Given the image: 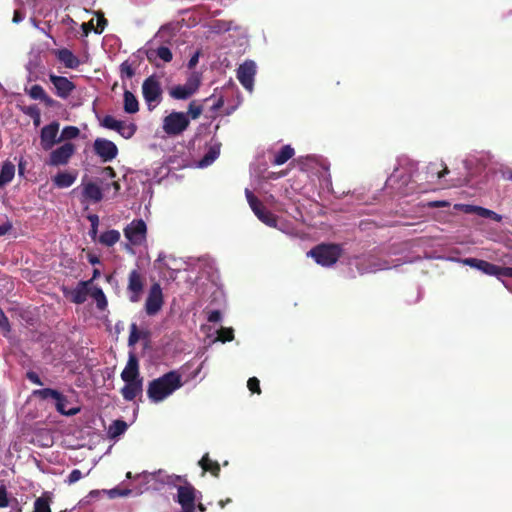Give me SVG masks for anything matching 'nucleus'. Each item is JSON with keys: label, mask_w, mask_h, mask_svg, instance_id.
<instances>
[{"label": "nucleus", "mask_w": 512, "mask_h": 512, "mask_svg": "<svg viewBox=\"0 0 512 512\" xmlns=\"http://www.w3.org/2000/svg\"><path fill=\"white\" fill-rule=\"evenodd\" d=\"M478 270H480L481 272H483L486 275L497 277L498 272H499V266L489 263L485 260H481Z\"/></svg>", "instance_id": "nucleus-34"}, {"label": "nucleus", "mask_w": 512, "mask_h": 512, "mask_svg": "<svg viewBox=\"0 0 512 512\" xmlns=\"http://www.w3.org/2000/svg\"><path fill=\"white\" fill-rule=\"evenodd\" d=\"M233 329L232 328H221L218 331V340L222 342L233 340Z\"/></svg>", "instance_id": "nucleus-45"}, {"label": "nucleus", "mask_w": 512, "mask_h": 512, "mask_svg": "<svg viewBox=\"0 0 512 512\" xmlns=\"http://www.w3.org/2000/svg\"><path fill=\"white\" fill-rule=\"evenodd\" d=\"M200 86V76L193 73L183 85H177L170 89L169 94L172 98L184 100L196 93Z\"/></svg>", "instance_id": "nucleus-10"}, {"label": "nucleus", "mask_w": 512, "mask_h": 512, "mask_svg": "<svg viewBox=\"0 0 512 512\" xmlns=\"http://www.w3.org/2000/svg\"><path fill=\"white\" fill-rule=\"evenodd\" d=\"M9 503L8 497H7V491L4 486L0 487V507L4 508L7 507Z\"/></svg>", "instance_id": "nucleus-54"}, {"label": "nucleus", "mask_w": 512, "mask_h": 512, "mask_svg": "<svg viewBox=\"0 0 512 512\" xmlns=\"http://www.w3.org/2000/svg\"><path fill=\"white\" fill-rule=\"evenodd\" d=\"M214 29L217 31V32H222V31H229L231 29V23H226V22H223V23H218L214 26Z\"/></svg>", "instance_id": "nucleus-58"}, {"label": "nucleus", "mask_w": 512, "mask_h": 512, "mask_svg": "<svg viewBox=\"0 0 512 512\" xmlns=\"http://www.w3.org/2000/svg\"><path fill=\"white\" fill-rule=\"evenodd\" d=\"M448 260L456 263H460L466 266H469L471 268L479 269L481 259L477 258H456V257H449Z\"/></svg>", "instance_id": "nucleus-35"}, {"label": "nucleus", "mask_w": 512, "mask_h": 512, "mask_svg": "<svg viewBox=\"0 0 512 512\" xmlns=\"http://www.w3.org/2000/svg\"><path fill=\"white\" fill-rule=\"evenodd\" d=\"M28 94L33 99H39L43 100L46 104L51 105L53 103L52 98H50L45 90L40 85H33L29 91Z\"/></svg>", "instance_id": "nucleus-30"}, {"label": "nucleus", "mask_w": 512, "mask_h": 512, "mask_svg": "<svg viewBox=\"0 0 512 512\" xmlns=\"http://www.w3.org/2000/svg\"><path fill=\"white\" fill-rule=\"evenodd\" d=\"M27 378L36 385H43L42 381L40 380L39 376L35 372H28Z\"/></svg>", "instance_id": "nucleus-57"}, {"label": "nucleus", "mask_w": 512, "mask_h": 512, "mask_svg": "<svg viewBox=\"0 0 512 512\" xmlns=\"http://www.w3.org/2000/svg\"><path fill=\"white\" fill-rule=\"evenodd\" d=\"M222 318L221 313L218 310L211 311L208 315V320L210 322H218Z\"/></svg>", "instance_id": "nucleus-56"}, {"label": "nucleus", "mask_w": 512, "mask_h": 512, "mask_svg": "<svg viewBox=\"0 0 512 512\" xmlns=\"http://www.w3.org/2000/svg\"><path fill=\"white\" fill-rule=\"evenodd\" d=\"M139 366L138 360L135 355L130 354L128 361L126 363L125 368L121 373V378L123 381H139Z\"/></svg>", "instance_id": "nucleus-19"}, {"label": "nucleus", "mask_w": 512, "mask_h": 512, "mask_svg": "<svg viewBox=\"0 0 512 512\" xmlns=\"http://www.w3.org/2000/svg\"><path fill=\"white\" fill-rule=\"evenodd\" d=\"M256 69V63L252 60H246L237 69V79L249 92L253 91Z\"/></svg>", "instance_id": "nucleus-13"}, {"label": "nucleus", "mask_w": 512, "mask_h": 512, "mask_svg": "<svg viewBox=\"0 0 512 512\" xmlns=\"http://www.w3.org/2000/svg\"><path fill=\"white\" fill-rule=\"evenodd\" d=\"M58 391L50 388L38 389L33 391V395L41 399L58 397Z\"/></svg>", "instance_id": "nucleus-40"}, {"label": "nucleus", "mask_w": 512, "mask_h": 512, "mask_svg": "<svg viewBox=\"0 0 512 512\" xmlns=\"http://www.w3.org/2000/svg\"><path fill=\"white\" fill-rule=\"evenodd\" d=\"M203 107L200 104H197L195 101H192L189 104L188 111L185 113L189 119H197L202 114Z\"/></svg>", "instance_id": "nucleus-38"}, {"label": "nucleus", "mask_w": 512, "mask_h": 512, "mask_svg": "<svg viewBox=\"0 0 512 512\" xmlns=\"http://www.w3.org/2000/svg\"><path fill=\"white\" fill-rule=\"evenodd\" d=\"M143 289V281L140 273L133 270L128 278V291L130 292V301L138 302L140 300L141 292Z\"/></svg>", "instance_id": "nucleus-17"}, {"label": "nucleus", "mask_w": 512, "mask_h": 512, "mask_svg": "<svg viewBox=\"0 0 512 512\" xmlns=\"http://www.w3.org/2000/svg\"><path fill=\"white\" fill-rule=\"evenodd\" d=\"M176 264V259L172 256H168L165 253H159L156 261H155V267L159 270L162 268H168V269H174V266Z\"/></svg>", "instance_id": "nucleus-32"}, {"label": "nucleus", "mask_w": 512, "mask_h": 512, "mask_svg": "<svg viewBox=\"0 0 512 512\" xmlns=\"http://www.w3.org/2000/svg\"><path fill=\"white\" fill-rule=\"evenodd\" d=\"M90 296L95 300L96 305L100 310H104L107 307V299L101 288L92 286Z\"/></svg>", "instance_id": "nucleus-31"}, {"label": "nucleus", "mask_w": 512, "mask_h": 512, "mask_svg": "<svg viewBox=\"0 0 512 512\" xmlns=\"http://www.w3.org/2000/svg\"><path fill=\"white\" fill-rule=\"evenodd\" d=\"M15 175V165L9 161L4 162L0 170V188L10 183Z\"/></svg>", "instance_id": "nucleus-25"}, {"label": "nucleus", "mask_w": 512, "mask_h": 512, "mask_svg": "<svg viewBox=\"0 0 512 512\" xmlns=\"http://www.w3.org/2000/svg\"><path fill=\"white\" fill-rule=\"evenodd\" d=\"M294 149L290 145L283 146L274 156L272 163L274 165H282L294 156Z\"/></svg>", "instance_id": "nucleus-29"}, {"label": "nucleus", "mask_w": 512, "mask_h": 512, "mask_svg": "<svg viewBox=\"0 0 512 512\" xmlns=\"http://www.w3.org/2000/svg\"><path fill=\"white\" fill-rule=\"evenodd\" d=\"M120 237H121V235L118 230L111 229V230L103 232L99 236L98 241L104 246L111 247V246L115 245L120 240Z\"/></svg>", "instance_id": "nucleus-27"}, {"label": "nucleus", "mask_w": 512, "mask_h": 512, "mask_svg": "<svg viewBox=\"0 0 512 512\" xmlns=\"http://www.w3.org/2000/svg\"><path fill=\"white\" fill-rule=\"evenodd\" d=\"M390 266L385 261H372L367 269L364 272H377L381 270L389 269Z\"/></svg>", "instance_id": "nucleus-43"}, {"label": "nucleus", "mask_w": 512, "mask_h": 512, "mask_svg": "<svg viewBox=\"0 0 512 512\" xmlns=\"http://www.w3.org/2000/svg\"><path fill=\"white\" fill-rule=\"evenodd\" d=\"M127 429V424L124 421L117 420L109 428V434L112 437L123 434Z\"/></svg>", "instance_id": "nucleus-37"}, {"label": "nucleus", "mask_w": 512, "mask_h": 512, "mask_svg": "<svg viewBox=\"0 0 512 512\" xmlns=\"http://www.w3.org/2000/svg\"><path fill=\"white\" fill-rule=\"evenodd\" d=\"M224 104V100L222 98H219L212 106L213 111L219 110Z\"/></svg>", "instance_id": "nucleus-62"}, {"label": "nucleus", "mask_w": 512, "mask_h": 512, "mask_svg": "<svg viewBox=\"0 0 512 512\" xmlns=\"http://www.w3.org/2000/svg\"><path fill=\"white\" fill-rule=\"evenodd\" d=\"M94 151L103 162H110L116 158L118 148L114 142L105 138H97L94 141Z\"/></svg>", "instance_id": "nucleus-15"}, {"label": "nucleus", "mask_w": 512, "mask_h": 512, "mask_svg": "<svg viewBox=\"0 0 512 512\" xmlns=\"http://www.w3.org/2000/svg\"><path fill=\"white\" fill-rule=\"evenodd\" d=\"M125 386L122 388V395L124 399L131 401L133 400L141 391L142 382L139 381H124Z\"/></svg>", "instance_id": "nucleus-23"}, {"label": "nucleus", "mask_w": 512, "mask_h": 512, "mask_svg": "<svg viewBox=\"0 0 512 512\" xmlns=\"http://www.w3.org/2000/svg\"><path fill=\"white\" fill-rule=\"evenodd\" d=\"M156 55L164 62H170L172 60V52L168 47L161 46L156 50Z\"/></svg>", "instance_id": "nucleus-44"}, {"label": "nucleus", "mask_w": 512, "mask_h": 512, "mask_svg": "<svg viewBox=\"0 0 512 512\" xmlns=\"http://www.w3.org/2000/svg\"><path fill=\"white\" fill-rule=\"evenodd\" d=\"M190 119L184 112L173 111L166 115L162 121V129L168 136H179L189 126Z\"/></svg>", "instance_id": "nucleus-5"}, {"label": "nucleus", "mask_w": 512, "mask_h": 512, "mask_svg": "<svg viewBox=\"0 0 512 512\" xmlns=\"http://www.w3.org/2000/svg\"><path fill=\"white\" fill-rule=\"evenodd\" d=\"M115 172L111 167H105L102 171L101 186L90 180H82L80 185L83 202L97 203L103 199V193L109 192L113 188L112 196L117 195L120 185L117 181L106 182L107 179H113Z\"/></svg>", "instance_id": "nucleus-2"}, {"label": "nucleus", "mask_w": 512, "mask_h": 512, "mask_svg": "<svg viewBox=\"0 0 512 512\" xmlns=\"http://www.w3.org/2000/svg\"><path fill=\"white\" fill-rule=\"evenodd\" d=\"M11 228L12 224L9 222L0 225V236L7 234L11 230Z\"/></svg>", "instance_id": "nucleus-60"}, {"label": "nucleus", "mask_w": 512, "mask_h": 512, "mask_svg": "<svg viewBox=\"0 0 512 512\" xmlns=\"http://www.w3.org/2000/svg\"><path fill=\"white\" fill-rule=\"evenodd\" d=\"M80 130L75 126H66L63 128L61 135H60V141L61 140H72L79 136Z\"/></svg>", "instance_id": "nucleus-36"}, {"label": "nucleus", "mask_w": 512, "mask_h": 512, "mask_svg": "<svg viewBox=\"0 0 512 512\" xmlns=\"http://www.w3.org/2000/svg\"><path fill=\"white\" fill-rule=\"evenodd\" d=\"M245 195L251 210L262 223L269 227L285 231L284 226L278 224V217L268 211L263 203L258 200L249 189L245 190Z\"/></svg>", "instance_id": "nucleus-3"}, {"label": "nucleus", "mask_w": 512, "mask_h": 512, "mask_svg": "<svg viewBox=\"0 0 512 512\" xmlns=\"http://www.w3.org/2000/svg\"><path fill=\"white\" fill-rule=\"evenodd\" d=\"M164 304L163 292L160 284L154 283L148 292L145 301V312L149 316L156 315Z\"/></svg>", "instance_id": "nucleus-12"}, {"label": "nucleus", "mask_w": 512, "mask_h": 512, "mask_svg": "<svg viewBox=\"0 0 512 512\" xmlns=\"http://www.w3.org/2000/svg\"><path fill=\"white\" fill-rule=\"evenodd\" d=\"M89 262L92 264V265H95V264H98L100 261L98 259V257H96L95 255H89Z\"/></svg>", "instance_id": "nucleus-64"}, {"label": "nucleus", "mask_w": 512, "mask_h": 512, "mask_svg": "<svg viewBox=\"0 0 512 512\" xmlns=\"http://www.w3.org/2000/svg\"><path fill=\"white\" fill-rule=\"evenodd\" d=\"M54 400L57 411L63 415L72 416L79 412V408H67L68 400L61 393H58Z\"/></svg>", "instance_id": "nucleus-26"}, {"label": "nucleus", "mask_w": 512, "mask_h": 512, "mask_svg": "<svg viewBox=\"0 0 512 512\" xmlns=\"http://www.w3.org/2000/svg\"><path fill=\"white\" fill-rule=\"evenodd\" d=\"M76 174L69 172H60L53 178L54 185L58 188H68L76 181Z\"/></svg>", "instance_id": "nucleus-24"}, {"label": "nucleus", "mask_w": 512, "mask_h": 512, "mask_svg": "<svg viewBox=\"0 0 512 512\" xmlns=\"http://www.w3.org/2000/svg\"><path fill=\"white\" fill-rule=\"evenodd\" d=\"M105 24H106V20L104 18H99L98 19V24H97L99 29L96 30V32L101 33L103 31V29H104Z\"/></svg>", "instance_id": "nucleus-63"}, {"label": "nucleus", "mask_w": 512, "mask_h": 512, "mask_svg": "<svg viewBox=\"0 0 512 512\" xmlns=\"http://www.w3.org/2000/svg\"><path fill=\"white\" fill-rule=\"evenodd\" d=\"M57 59L69 69H75L80 65L79 58L69 49L63 48L55 51Z\"/></svg>", "instance_id": "nucleus-21"}, {"label": "nucleus", "mask_w": 512, "mask_h": 512, "mask_svg": "<svg viewBox=\"0 0 512 512\" xmlns=\"http://www.w3.org/2000/svg\"><path fill=\"white\" fill-rule=\"evenodd\" d=\"M34 512H51L49 502L46 498H37L34 502Z\"/></svg>", "instance_id": "nucleus-42"}, {"label": "nucleus", "mask_w": 512, "mask_h": 512, "mask_svg": "<svg viewBox=\"0 0 512 512\" xmlns=\"http://www.w3.org/2000/svg\"><path fill=\"white\" fill-rule=\"evenodd\" d=\"M82 477H83L82 472L79 469H74L70 472V474L67 478V483L70 485L74 484L77 481H79Z\"/></svg>", "instance_id": "nucleus-48"}, {"label": "nucleus", "mask_w": 512, "mask_h": 512, "mask_svg": "<svg viewBox=\"0 0 512 512\" xmlns=\"http://www.w3.org/2000/svg\"><path fill=\"white\" fill-rule=\"evenodd\" d=\"M76 146L71 142H65L58 148L51 151L47 164L50 166L66 165L74 155Z\"/></svg>", "instance_id": "nucleus-11"}, {"label": "nucleus", "mask_w": 512, "mask_h": 512, "mask_svg": "<svg viewBox=\"0 0 512 512\" xmlns=\"http://www.w3.org/2000/svg\"><path fill=\"white\" fill-rule=\"evenodd\" d=\"M0 327L4 330H9V322L4 312L0 308Z\"/></svg>", "instance_id": "nucleus-55"}, {"label": "nucleus", "mask_w": 512, "mask_h": 512, "mask_svg": "<svg viewBox=\"0 0 512 512\" xmlns=\"http://www.w3.org/2000/svg\"><path fill=\"white\" fill-rule=\"evenodd\" d=\"M454 208L457 210H461L464 213L470 214V213H478L479 206L476 205H469V204H455Z\"/></svg>", "instance_id": "nucleus-46"}, {"label": "nucleus", "mask_w": 512, "mask_h": 512, "mask_svg": "<svg viewBox=\"0 0 512 512\" xmlns=\"http://www.w3.org/2000/svg\"><path fill=\"white\" fill-rule=\"evenodd\" d=\"M247 386L251 392L260 393L259 380L256 377L250 378L247 382Z\"/></svg>", "instance_id": "nucleus-49"}, {"label": "nucleus", "mask_w": 512, "mask_h": 512, "mask_svg": "<svg viewBox=\"0 0 512 512\" xmlns=\"http://www.w3.org/2000/svg\"><path fill=\"white\" fill-rule=\"evenodd\" d=\"M92 280L82 281L71 291V300L76 304H81L86 301L90 295Z\"/></svg>", "instance_id": "nucleus-20"}, {"label": "nucleus", "mask_w": 512, "mask_h": 512, "mask_svg": "<svg viewBox=\"0 0 512 512\" xmlns=\"http://www.w3.org/2000/svg\"><path fill=\"white\" fill-rule=\"evenodd\" d=\"M88 219L91 222V229H90V236L95 239L98 232V224H99V218L97 215H90Z\"/></svg>", "instance_id": "nucleus-47"}, {"label": "nucleus", "mask_w": 512, "mask_h": 512, "mask_svg": "<svg viewBox=\"0 0 512 512\" xmlns=\"http://www.w3.org/2000/svg\"><path fill=\"white\" fill-rule=\"evenodd\" d=\"M124 111L128 114H134L139 110V103L135 95L126 90L124 92Z\"/></svg>", "instance_id": "nucleus-28"}, {"label": "nucleus", "mask_w": 512, "mask_h": 512, "mask_svg": "<svg viewBox=\"0 0 512 512\" xmlns=\"http://www.w3.org/2000/svg\"><path fill=\"white\" fill-rule=\"evenodd\" d=\"M59 128L58 122H52L42 127L40 131V145L43 150H51L60 141V137H58Z\"/></svg>", "instance_id": "nucleus-14"}, {"label": "nucleus", "mask_w": 512, "mask_h": 512, "mask_svg": "<svg viewBox=\"0 0 512 512\" xmlns=\"http://www.w3.org/2000/svg\"><path fill=\"white\" fill-rule=\"evenodd\" d=\"M49 80L55 89L56 95L60 98H68L75 89L74 83L66 77L50 74Z\"/></svg>", "instance_id": "nucleus-16"}, {"label": "nucleus", "mask_w": 512, "mask_h": 512, "mask_svg": "<svg viewBox=\"0 0 512 512\" xmlns=\"http://www.w3.org/2000/svg\"><path fill=\"white\" fill-rule=\"evenodd\" d=\"M201 496L190 484L179 486L177 491V502L181 505V512H195V503Z\"/></svg>", "instance_id": "nucleus-9"}, {"label": "nucleus", "mask_w": 512, "mask_h": 512, "mask_svg": "<svg viewBox=\"0 0 512 512\" xmlns=\"http://www.w3.org/2000/svg\"><path fill=\"white\" fill-rule=\"evenodd\" d=\"M100 125L106 129L116 131L123 138L130 139L137 130L133 122L118 120L111 115H106L100 120Z\"/></svg>", "instance_id": "nucleus-8"}, {"label": "nucleus", "mask_w": 512, "mask_h": 512, "mask_svg": "<svg viewBox=\"0 0 512 512\" xmlns=\"http://www.w3.org/2000/svg\"><path fill=\"white\" fill-rule=\"evenodd\" d=\"M199 465L202 467L204 472L209 471L213 475L218 476L220 466L217 462L211 461L208 457V454L202 457V459L199 461Z\"/></svg>", "instance_id": "nucleus-33"}, {"label": "nucleus", "mask_w": 512, "mask_h": 512, "mask_svg": "<svg viewBox=\"0 0 512 512\" xmlns=\"http://www.w3.org/2000/svg\"><path fill=\"white\" fill-rule=\"evenodd\" d=\"M103 492L107 493L108 496L112 499L116 497H127L133 494V490L131 489H120L118 487L104 490Z\"/></svg>", "instance_id": "nucleus-41"}, {"label": "nucleus", "mask_w": 512, "mask_h": 512, "mask_svg": "<svg viewBox=\"0 0 512 512\" xmlns=\"http://www.w3.org/2000/svg\"><path fill=\"white\" fill-rule=\"evenodd\" d=\"M120 70H121L122 75H125L128 78H130L134 75V69L132 68L131 64H129L128 62H123L120 66Z\"/></svg>", "instance_id": "nucleus-52"}, {"label": "nucleus", "mask_w": 512, "mask_h": 512, "mask_svg": "<svg viewBox=\"0 0 512 512\" xmlns=\"http://www.w3.org/2000/svg\"><path fill=\"white\" fill-rule=\"evenodd\" d=\"M123 232L128 241L126 249L132 252L131 246H140L146 241L147 226L142 219H135L124 228Z\"/></svg>", "instance_id": "nucleus-6"}, {"label": "nucleus", "mask_w": 512, "mask_h": 512, "mask_svg": "<svg viewBox=\"0 0 512 512\" xmlns=\"http://www.w3.org/2000/svg\"><path fill=\"white\" fill-rule=\"evenodd\" d=\"M23 19H24V15H23L20 11L16 10V11L14 12L13 22H14V23H19V22H21Z\"/></svg>", "instance_id": "nucleus-61"}, {"label": "nucleus", "mask_w": 512, "mask_h": 512, "mask_svg": "<svg viewBox=\"0 0 512 512\" xmlns=\"http://www.w3.org/2000/svg\"><path fill=\"white\" fill-rule=\"evenodd\" d=\"M220 147L221 145L219 143L212 144L208 151L205 153L203 158H201L196 166L198 168H206L210 166L220 155Z\"/></svg>", "instance_id": "nucleus-22"}, {"label": "nucleus", "mask_w": 512, "mask_h": 512, "mask_svg": "<svg viewBox=\"0 0 512 512\" xmlns=\"http://www.w3.org/2000/svg\"><path fill=\"white\" fill-rule=\"evenodd\" d=\"M142 94L149 110H153L162 99V89L156 77H148L142 84Z\"/></svg>", "instance_id": "nucleus-7"}, {"label": "nucleus", "mask_w": 512, "mask_h": 512, "mask_svg": "<svg viewBox=\"0 0 512 512\" xmlns=\"http://www.w3.org/2000/svg\"><path fill=\"white\" fill-rule=\"evenodd\" d=\"M137 477L142 478L146 483H150L152 481H159L162 484H173L175 481L181 479L180 476L169 475L164 470H158L155 472H143L139 474Z\"/></svg>", "instance_id": "nucleus-18"}, {"label": "nucleus", "mask_w": 512, "mask_h": 512, "mask_svg": "<svg viewBox=\"0 0 512 512\" xmlns=\"http://www.w3.org/2000/svg\"><path fill=\"white\" fill-rule=\"evenodd\" d=\"M341 248L334 244H322L310 250L307 255L312 257L321 266L329 267L335 264L340 257Z\"/></svg>", "instance_id": "nucleus-4"}, {"label": "nucleus", "mask_w": 512, "mask_h": 512, "mask_svg": "<svg viewBox=\"0 0 512 512\" xmlns=\"http://www.w3.org/2000/svg\"><path fill=\"white\" fill-rule=\"evenodd\" d=\"M139 340V334L137 331L136 324H132L130 327L129 345H134Z\"/></svg>", "instance_id": "nucleus-51"}, {"label": "nucleus", "mask_w": 512, "mask_h": 512, "mask_svg": "<svg viewBox=\"0 0 512 512\" xmlns=\"http://www.w3.org/2000/svg\"><path fill=\"white\" fill-rule=\"evenodd\" d=\"M27 113L33 118L35 126L40 124V112L37 107H29Z\"/></svg>", "instance_id": "nucleus-50"}, {"label": "nucleus", "mask_w": 512, "mask_h": 512, "mask_svg": "<svg viewBox=\"0 0 512 512\" xmlns=\"http://www.w3.org/2000/svg\"><path fill=\"white\" fill-rule=\"evenodd\" d=\"M477 215L482 218L492 219L496 222H500L502 220V216L500 214L481 206H479Z\"/></svg>", "instance_id": "nucleus-39"}, {"label": "nucleus", "mask_w": 512, "mask_h": 512, "mask_svg": "<svg viewBox=\"0 0 512 512\" xmlns=\"http://www.w3.org/2000/svg\"><path fill=\"white\" fill-rule=\"evenodd\" d=\"M504 277H510L512 278V268L511 267H500L499 266V272L497 275V278L499 280H502Z\"/></svg>", "instance_id": "nucleus-53"}, {"label": "nucleus", "mask_w": 512, "mask_h": 512, "mask_svg": "<svg viewBox=\"0 0 512 512\" xmlns=\"http://www.w3.org/2000/svg\"><path fill=\"white\" fill-rule=\"evenodd\" d=\"M199 61V52H195L194 55L190 58L188 62V67L190 69L194 68Z\"/></svg>", "instance_id": "nucleus-59"}, {"label": "nucleus", "mask_w": 512, "mask_h": 512, "mask_svg": "<svg viewBox=\"0 0 512 512\" xmlns=\"http://www.w3.org/2000/svg\"><path fill=\"white\" fill-rule=\"evenodd\" d=\"M182 374L172 370L149 382L147 396L152 403H161L183 386Z\"/></svg>", "instance_id": "nucleus-1"}]
</instances>
